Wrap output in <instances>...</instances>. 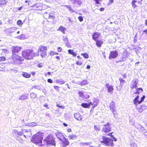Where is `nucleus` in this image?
<instances>
[{
    "label": "nucleus",
    "instance_id": "obj_27",
    "mask_svg": "<svg viewBox=\"0 0 147 147\" xmlns=\"http://www.w3.org/2000/svg\"><path fill=\"white\" fill-rule=\"evenodd\" d=\"M127 58L126 55L124 54H123L121 57L120 60L119 61H117V63L119 62L124 61L126 60Z\"/></svg>",
    "mask_w": 147,
    "mask_h": 147
},
{
    "label": "nucleus",
    "instance_id": "obj_39",
    "mask_svg": "<svg viewBox=\"0 0 147 147\" xmlns=\"http://www.w3.org/2000/svg\"><path fill=\"white\" fill-rule=\"evenodd\" d=\"M2 50L3 51L2 53V54H6L9 53V52L8 50L7 49H2Z\"/></svg>",
    "mask_w": 147,
    "mask_h": 147
},
{
    "label": "nucleus",
    "instance_id": "obj_46",
    "mask_svg": "<svg viewBox=\"0 0 147 147\" xmlns=\"http://www.w3.org/2000/svg\"><path fill=\"white\" fill-rule=\"evenodd\" d=\"M129 147H137V145L136 143H131Z\"/></svg>",
    "mask_w": 147,
    "mask_h": 147
},
{
    "label": "nucleus",
    "instance_id": "obj_12",
    "mask_svg": "<svg viewBox=\"0 0 147 147\" xmlns=\"http://www.w3.org/2000/svg\"><path fill=\"white\" fill-rule=\"evenodd\" d=\"M61 143V145L63 147H65V146L68 145L69 144V142L67 139L65 137L62 139V141Z\"/></svg>",
    "mask_w": 147,
    "mask_h": 147
},
{
    "label": "nucleus",
    "instance_id": "obj_61",
    "mask_svg": "<svg viewBox=\"0 0 147 147\" xmlns=\"http://www.w3.org/2000/svg\"><path fill=\"white\" fill-rule=\"evenodd\" d=\"M44 106L45 107H46L47 108L49 109L48 108H47V107H48V105L46 103L44 105Z\"/></svg>",
    "mask_w": 147,
    "mask_h": 147
},
{
    "label": "nucleus",
    "instance_id": "obj_63",
    "mask_svg": "<svg viewBox=\"0 0 147 147\" xmlns=\"http://www.w3.org/2000/svg\"><path fill=\"white\" fill-rule=\"evenodd\" d=\"M104 9L103 7H101L100 9V10L101 11H102L104 10Z\"/></svg>",
    "mask_w": 147,
    "mask_h": 147
},
{
    "label": "nucleus",
    "instance_id": "obj_60",
    "mask_svg": "<svg viewBox=\"0 0 147 147\" xmlns=\"http://www.w3.org/2000/svg\"><path fill=\"white\" fill-rule=\"evenodd\" d=\"M55 52L53 51H51L50 52V55H55Z\"/></svg>",
    "mask_w": 147,
    "mask_h": 147
},
{
    "label": "nucleus",
    "instance_id": "obj_10",
    "mask_svg": "<svg viewBox=\"0 0 147 147\" xmlns=\"http://www.w3.org/2000/svg\"><path fill=\"white\" fill-rule=\"evenodd\" d=\"M13 133L15 135L17 140H22L21 138H19L20 136H23V133L22 131H18L17 130L14 129L13 131Z\"/></svg>",
    "mask_w": 147,
    "mask_h": 147
},
{
    "label": "nucleus",
    "instance_id": "obj_64",
    "mask_svg": "<svg viewBox=\"0 0 147 147\" xmlns=\"http://www.w3.org/2000/svg\"><path fill=\"white\" fill-rule=\"evenodd\" d=\"M145 25L147 26V19L145 20Z\"/></svg>",
    "mask_w": 147,
    "mask_h": 147
},
{
    "label": "nucleus",
    "instance_id": "obj_57",
    "mask_svg": "<svg viewBox=\"0 0 147 147\" xmlns=\"http://www.w3.org/2000/svg\"><path fill=\"white\" fill-rule=\"evenodd\" d=\"M24 34H22L20 36V38L21 39H24Z\"/></svg>",
    "mask_w": 147,
    "mask_h": 147
},
{
    "label": "nucleus",
    "instance_id": "obj_30",
    "mask_svg": "<svg viewBox=\"0 0 147 147\" xmlns=\"http://www.w3.org/2000/svg\"><path fill=\"white\" fill-rule=\"evenodd\" d=\"M83 63V59H79L78 61H76V64L78 66H81Z\"/></svg>",
    "mask_w": 147,
    "mask_h": 147
},
{
    "label": "nucleus",
    "instance_id": "obj_26",
    "mask_svg": "<svg viewBox=\"0 0 147 147\" xmlns=\"http://www.w3.org/2000/svg\"><path fill=\"white\" fill-rule=\"evenodd\" d=\"M66 30V28L62 26H60L59 28L57 29V31H60L62 32L63 34H65V30Z\"/></svg>",
    "mask_w": 147,
    "mask_h": 147
},
{
    "label": "nucleus",
    "instance_id": "obj_11",
    "mask_svg": "<svg viewBox=\"0 0 147 147\" xmlns=\"http://www.w3.org/2000/svg\"><path fill=\"white\" fill-rule=\"evenodd\" d=\"M79 96L81 98L87 99L89 97V95H88L87 92L84 93L81 91H79L78 93Z\"/></svg>",
    "mask_w": 147,
    "mask_h": 147
},
{
    "label": "nucleus",
    "instance_id": "obj_28",
    "mask_svg": "<svg viewBox=\"0 0 147 147\" xmlns=\"http://www.w3.org/2000/svg\"><path fill=\"white\" fill-rule=\"evenodd\" d=\"M139 98V96L138 95L135 98L133 102L135 105H137L138 104H140L139 103V101H138V100Z\"/></svg>",
    "mask_w": 147,
    "mask_h": 147
},
{
    "label": "nucleus",
    "instance_id": "obj_55",
    "mask_svg": "<svg viewBox=\"0 0 147 147\" xmlns=\"http://www.w3.org/2000/svg\"><path fill=\"white\" fill-rule=\"evenodd\" d=\"M37 66L38 67H41L43 66V64L42 63H39L37 65Z\"/></svg>",
    "mask_w": 147,
    "mask_h": 147
},
{
    "label": "nucleus",
    "instance_id": "obj_45",
    "mask_svg": "<svg viewBox=\"0 0 147 147\" xmlns=\"http://www.w3.org/2000/svg\"><path fill=\"white\" fill-rule=\"evenodd\" d=\"M63 40L65 43L68 42V38L66 36H63Z\"/></svg>",
    "mask_w": 147,
    "mask_h": 147
},
{
    "label": "nucleus",
    "instance_id": "obj_58",
    "mask_svg": "<svg viewBox=\"0 0 147 147\" xmlns=\"http://www.w3.org/2000/svg\"><path fill=\"white\" fill-rule=\"evenodd\" d=\"M144 33L146 35H147V29L143 31L142 34H143Z\"/></svg>",
    "mask_w": 147,
    "mask_h": 147
},
{
    "label": "nucleus",
    "instance_id": "obj_16",
    "mask_svg": "<svg viewBox=\"0 0 147 147\" xmlns=\"http://www.w3.org/2000/svg\"><path fill=\"white\" fill-rule=\"evenodd\" d=\"M109 108L111 111L114 113L115 111V104L114 102L112 101L110 104Z\"/></svg>",
    "mask_w": 147,
    "mask_h": 147
},
{
    "label": "nucleus",
    "instance_id": "obj_20",
    "mask_svg": "<svg viewBox=\"0 0 147 147\" xmlns=\"http://www.w3.org/2000/svg\"><path fill=\"white\" fill-rule=\"evenodd\" d=\"M146 109V107L144 105H141L139 108H137L138 111L140 113H141L144 111Z\"/></svg>",
    "mask_w": 147,
    "mask_h": 147
},
{
    "label": "nucleus",
    "instance_id": "obj_14",
    "mask_svg": "<svg viewBox=\"0 0 147 147\" xmlns=\"http://www.w3.org/2000/svg\"><path fill=\"white\" fill-rule=\"evenodd\" d=\"M105 86L107 88V91L108 92L112 93L113 90V88L112 86H109V83H107L105 84Z\"/></svg>",
    "mask_w": 147,
    "mask_h": 147
},
{
    "label": "nucleus",
    "instance_id": "obj_25",
    "mask_svg": "<svg viewBox=\"0 0 147 147\" xmlns=\"http://www.w3.org/2000/svg\"><path fill=\"white\" fill-rule=\"evenodd\" d=\"M19 99L20 100L27 99H28V94H23L19 97Z\"/></svg>",
    "mask_w": 147,
    "mask_h": 147
},
{
    "label": "nucleus",
    "instance_id": "obj_29",
    "mask_svg": "<svg viewBox=\"0 0 147 147\" xmlns=\"http://www.w3.org/2000/svg\"><path fill=\"white\" fill-rule=\"evenodd\" d=\"M22 76L26 78H28L30 77L31 74L26 72H23L22 73Z\"/></svg>",
    "mask_w": 147,
    "mask_h": 147
},
{
    "label": "nucleus",
    "instance_id": "obj_53",
    "mask_svg": "<svg viewBox=\"0 0 147 147\" xmlns=\"http://www.w3.org/2000/svg\"><path fill=\"white\" fill-rule=\"evenodd\" d=\"M66 46L67 47H68L70 48L71 47V46L70 44V43L68 42H67L65 43Z\"/></svg>",
    "mask_w": 147,
    "mask_h": 147
},
{
    "label": "nucleus",
    "instance_id": "obj_50",
    "mask_svg": "<svg viewBox=\"0 0 147 147\" xmlns=\"http://www.w3.org/2000/svg\"><path fill=\"white\" fill-rule=\"evenodd\" d=\"M78 19L80 22H82L83 21V18L82 16H79L78 17Z\"/></svg>",
    "mask_w": 147,
    "mask_h": 147
},
{
    "label": "nucleus",
    "instance_id": "obj_1",
    "mask_svg": "<svg viewBox=\"0 0 147 147\" xmlns=\"http://www.w3.org/2000/svg\"><path fill=\"white\" fill-rule=\"evenodd\" d=\"M22 49L21 47L18 46H13L11 47V58L15 64H20L21 63V62L23 60L21 57L16 54L21 51Z\"/></svg>",
    "mask_w": 147,
    "mask_h": 147
},
{
    "label": "nucleus",
    "instance_id": "obj_9",
    "mask_svg": "<svg viewBox=\"0 0 147 147\" xmlns=\"http://www.w3.org/2000/svg\"><path fill=\"white\" fill-rule=\"evenodd\" d=\"M111 130L110 125L109 123L103 125L102 130L105 133L110 131Z\"/></svg>",
    "mask_w": 147,
    "mask_h": 147
},
{
    "label": "nucleus",
    "instance_id": "obj_49",
    "mask_svg": "<svg viewBox=\"0 0 147 147\" xmlns=\"http://www.w3.org/2000/svg\"><path fill=\"white\" fill-rule=\"evenodd\" d=\"M94 127V129L96 130L97 131H99V130L100 127L99 126H98V125H95Z\"/></svg>",
    "mask_w": 147,
    "mask_h": 147
},
{
    "label": "nucleus",
    "instance_id": "obj_32",
    "mask_svg": "<svg viewBox=\"0 0 147 147\" xmlns=\"http://www.w3.org/2000/svg\"><path fill=\"white\" fill-rule=\"evenodd\" d=\"M81 106L84 108H89V105L88 104V103H82L81 104Z\"/></svg>",
    "mask_w": 147,
    "mask_h": 147
},
{
    "label": "nucleus",
    "instance_id": "obj_8",
    "mask_svg": "<svg viewBox=\"0 0 147 147\" xmlns=\"http://www.w3.org/2000/svg\"><path fill=\"white\" fill-rule=\"evenodd\" d=\"M118 55V52L117 51H111L110 53L108 58L109 59H115L117 57Z\"/></svg>",
    "mask_w": 147,
    "mask_h": 147
},
{
    "label": "nucleus",
    "instance_id": "obj_36",
    "mask_svg": "<svg viewBox=\"0 0 147 147\" xmlns=\"http://www.w3.org/2000/svg\"><path fill=\"white\" fill-rule=\"evenodd\" d=\"M140 91L141 92L143 91V89L142 88H140L136 89V91L134 93L136 94H139L140 92L139 91Z\"/></svg>",
    "mask_w": 147,
    "mask_h": 147
},
{
    "label": "nucleus",
    "instance_id": "obj_15",
    "mask_svg": "<svg viewBox=\"0 0 147 147\" xmlns=\"http://www.w3.org/2000/svg\"><path fill=\"white\" fill-rule=\"evenodd\" d=\"M98 102L96 100H94L93 102H90L88 103L89 105V107H90V105H92L91 110H93L95 107L97 106L98 105Z\"/></svg>",
    "mask_w": 147,
    "mask_h": 147
},
{
    "label": "nucleus",
    "instance_id": "obj_47",
    "mask_svg": "<svg viewBox=\"0 0 147 147\" xmlns=\"http://www.w3.org/2000/svg\"><path fill=\"white\" fill-rule=\"evenodd\" d=\"M145 98V96L143 95L142 97L141 98V100L139 101V103H141L144 99Z\"/></svg>",
    "mask_w": 147,
    "mask_h": 147
},
{
    "label": "nucleus",
    "instance_id": "obj_6",
    "mask_svg": "<svg viewBox=\"0 0 147 147\" xmlns=\"http://www.w3.org/2000/svg\"><path fill=\"white\" fill-rule=\"evenodd\" d=\"M103 140L100 141L101 143L104 144L106 146L113 147L114 146L113 140L109 137H102Z\"/></svg>",
    "mask_w": 147,
    "mask_h": 147
},
{
    "label": "nucleus",
    "instance_id": "obj_43",
    "mask_svg": "<svg viewBox=\"0 0 147 147\" xmlns=\"http://www.w3.org/2000/svg\"><path fill=\"white\" fill-rule=\"evenodd\" d=\"M119 80L121 84L123 85L125 82V81L121 78H119Z\"/></svg>",
    "mask_w": 147,
    "mask_h": 147
},
{
    "label": "nucleus",
    "instance_id": "obj_59",
    "mask_svg": "<svg viewBox=\"0 0 147 147\" xmlns=\"http://www.w3.org/2000/svg\"><path fill=\"white\" fill-rule=\"evenodd\" d=\"M47 82L50 83H53L52 80L51 79H48L47 80Z\"/></svg>",
    "mask_w": 147,
    "mask_h": 147
},
{
    "label": "nucleus",
    "instance_id": "obj_2",
    "mask_svg": "<svg viewBox=\"0 0 147 147\" xmlns=\"http://www.w3.org/2000/svg\"><path fill=\"white\" fill-rule=\"evenodd\" d=\"M43 136V133L40 132H37L33 136L31 141L33 143L36 144H41Z\"/></svg>",
    "mask_w": 147,
    "mask_h": 147
},
{
    "label": "nucleus",
    "instance_id": "obj_33",
    "mask_svg": "<svg viewBox=\"0 0 147 147\" xmlns=\"http://www.w3.org/2000/svg\"><path fill=\"white\" fill-rule=\"evenodd\" d=\"M65 6L69 10L71 13H74L75 12V11L74 10V9H73L70 6L66 5Z\"/></svg>",
    "mask_w": 147,
    "mask_h": 147
},
{
    "label": "nucleus",
    "instance_id": "obj_21",
    "mask_svg": "<svg viewBox=\"0 0 147 147\" xmlns=\"http://www.w3.org/2000/svg\"><path fill=\"white\" fill-rule=\"evenodd\" d=\"M94 41H96V45L98 47H100L103 43V42L102 40H98L97 39Z\"/></svg>",
    "mask_w": 147,
    "mask_h": 147
},
{
    "label": "nucleus",
    "instance_id": "obj_24",
    "mask_svg": "<svg viewBox=\"0 0 147 147\" xmlns=\"http://www.w3.org/2000/svg\"><path fill=\"white\" fill-rule=\"evenodd\" d=\"M68 53L72 55L74 57H76V56L77 53L75 52L72 49H69L68 50Z\"/></svg>",
    "mask_w": 147,
    "mask_h": 147
},
{
    "label": "nucleus",
    "instance_id": "obj_34",
    "mask_svg": "<svg viewBox=\"0 0 147 147\" xmlns=\"http://www.w3.org/2000/svg\"><path fill=\"white\" fill-rule=\"evenodd\" d=\"M37 124L36 123L34 122H32L28 124V126L29 127H34L37 125Z\"/></svg>",
    "mask_w": 147,
    "mask_h": 147
},
{
    "label": "nucleus",
    "instance_id": "obj_38",
    "mask_svg": "<svg viewBox=\"0 0 147 147\" xmlns=\"http://www.w3.org/2000/svg\"><path fill=\"white\" fill-rule=\"evenodd\" d=\"M36 97V95L34 93L32 92L30 94V97L32 99L35 98Z\"/></svg>",
    "mask_w": 147,
    "mask_h": 147
},
{
    "label": "nucleus",
    "instance_id": "obj_48",
    "mask_svg": "<svg viewBox=\"0 0 147 147\" xmlns=\"http://www.w3.org/2000/svg\"><path fill=\"white\" fill-rule=\"evenodd\" d=\"M6 60V58L3 56H1L0 57V61H5Z\"/></svg>",
    "mask_w": 147,
    "mask_h": 147
},
{
    "label": "nucleus",
    "instance_id": "obj_54",
    "mask_svg": "<svg viewBox=\"0 0 147 147\" xmlns=\"http://www.w3.org/2000/svg\"><path fill=\"white\" fill-rule=\"evenodd\" d=\"M113 133V132L109 133L108 134H107V135L108 136H110L112 138H113V136L112 135V134Z\"/></svg>",
    "mask_w": 147,
    "mask_h": 147
},
{
    "label": "nucleus",
    "instance_id": "obj_22",
    "mask_svg": "<svg viewBox=\"0 0 147 147\" xmlns=\"http://www.w3.org/2000/svg\"><path fill=\"white\" fill-rule=\"evenodd\" d=\"M73 4H76L79 6L81 5L82 4V2L81 0H70Z\"/></svg>",
    "mask_w": 147,
    "mask_h": 147
},
{
    "label": "nucleus",
    "instance_id": "obj_41",
    "mask_svg": "<svg viewBox=\"0 0 147 147\" xmlns=\"http://www.w3.org/2000/svg\"><path fill=\"white\" fill-rule=\"evenodd\" d=\"M56 82L58 83L59 84H62L65 83V82L63 80H56Z\"/></svg>",
    "mask_w": 147,
    "mask_h": 147
},
{
    "label": "nucleus",
    "instance_id": "obj_31",
    "mask_svg": "<svg viewBox=\"0 0 147 147\" xmlns=\"http://www.w3.org/2000/svg\"><path fill=\"white\" fill-rule=\"evenodd\" d=\"M137 1L136 0H133L131 2L132 6L134 8H135L138 7L136 4Z\"/></svg>",
    "mask_w": 147,
    "mask_h": 147
},
{
    "label": "nucleus",
    "instance_id": "obj_18",
    "mask_svg": "<svg viewBox=\"0 0 147 147\" xmlns=\"http://www.w3.org/2000/svg\"><path fill=\"white\" fill-rule=\"evenodd\" d=\"M137 83L138 82L136 80H132L131 84V88L133 89L136 88L137 87Z\"/></svg>",
    "mask_w": 147,
    "mask_h": 147
},
{
    "label": "nucleus",
    "instance_id": "obj_51",
    "mask_svg": "<svg viewBox=\"0 0 147 147\" xmlns=\"http://www.w3.org/2000/svg\"><path fill=\"white\" fill-rule=\"evenodd\" d=\"M56 106L60 108L61 109H63L64 108V106L61 105L60 106V105L59 104H57L56 105Z\"/></svg>",
    "mask_w": 147,
    "mask_h": 147
},
{
    "label": "nucleus",
    "instance_id": "obj_52",
    "mask_svg": "<svg viewBox=\"0 0 147 147\" xmlns=\"http://www.w3.org/2000/svg\"><path fill=\"white\" fill-rule=\"evenodd\" d=\"M54 88L56 90H57V91H59V87L58 86H54Z\"/></svg>",
    "mask_w": 147,
    "mask_h": 147
},
{
    "label": "nucleus",
    "instance_id": "obj_62",
    "mask_svg": "<svg viewBox=\"0 0 147 147\" xmlns=\"http://www.w3.org/2000/svg\"><path fill=\"white\" fill-rule=\"evenodd\" d=\"M71 128H68L67 130V131L68 132H71Z\"/></svg>",
    "mask_w": 147,
    "mask_h": 147
},
{
    "label": "nucleus",
    "instance_id": "obj_56",
    "mask_svg": "<svg viewBox=\"0 0 147 147\" xmlns=\"http://www.w3.org/2000/svg\"><path fill=\"white\" fill-rule=\"evenodd\" d=\"M57 51L59 52H60L62 50V48L60 47H59L57 48Z\"/></svg>",
    "mask_w": 147,
    "mask_h": 147
},
{
    "label": "nucleus",
    "instance_id": "obj_13",
    "mask_svg": "<svg viewBox=\"0 0 147 147\" xmlns=\"http://www.w3.org/2000/svg\"><path fill=\"white\" fill-rule=\"evenodd\" d=\"M101 35V33L98 32H95L93 33L92 36V39L94 40L98 39Z\"/></svg>",
    "mask_w": 147,
    "mask_h": 147
},
{
    "label": "nucleus",
    "instance_id": "obj_37",
    "mask_svg": "<svg viewBox=\"0 0 147 147\" xmlns=\"http://www.w3.org/2000/svg\"><path fill=\"white\" fill-rule=\"evenodd\" d=\"M81 55L83 56V57L85 59H87L89 57V55L87 53H81Z\"/></svg>",
    "mask_w": 147,
    "mask_h": 147
},
{
    "label": "nucleus",
    "instance_id": "obj_3",
    "mask_svg": "<svg viewBox=\"0 0 147 147\" xmlns=\"http://www.w3.org/2000/svg\"><path fill=\"white\" fill-rule=\"evenodd\" d=\"M22 54V57L27 60L32 59L34 55V51L30 49L24 50Z\"/></svg>",
    "mask_w": 147,
    "mask_h": 147
},
{
    "label": "nucleus",
    "instance_id": "obj_35",
    "mask_svg": "<svg viewBox=\"0 0 147 147\" xmlns=\"http://www.w3.org/2000/svg\"><path fill=\"white\" fill-rule=\"evenodd\" d=\"M23 24L21 20H18L17 22V24L20 27H22Z\"/></svg>",
    "mask_w": 147,
    "mask_h": 147
},
{
    "label": "nucleus",
    "instance_id": "obj_17",
    "mask_svg": "<svg viewBox=\"0 0 147 147\" xmlns=\"http://www.w3.org/2000/svg\"><path fill=\"white\" fill-rule=\"evenodd\" d=\"M56 135L57 138L61 141H62V139L65 138L62 133L59 131L56 132Z\"/></svg>",
    "mask_w": 147,
    "mask_h": 147
},
{
    "label": "nucleus",
    "instance_id": "obj_23",
    "mask_svg": "<svg viewBox=\"0 0 147 147\" xmlns=\"http://www.w3.org/2000/svg\"><path fill=\"white\" fill-rule=\"evenodd\" d=\"M74 118L78 120L81 121L82 119V117L79 113L74 114Z\"/></svg>",
    "mask_w": 147,
    "mask_h": 147
},
{
    "label": "nucleus",
    "instance_id": "obj_4",
    "mask_svg": "<svg viewBox=\"0 0 147 147\" xmlns=\"http://www.w3.org/2000/svg\"><path fill=\"white\" fill-rule=\"evenodd\" d=\"M55 138L53 134H50L48 135L44 141L46 142L47 145H51L55 146Z\"/></svg>",
    "mask_w": 147,
    "mask_h": 147
},
{
    "label": "nucleus",
    "instance_id": "obj_7",
    "mask_svg": "<svg viewBox=\"0 0 147 147\" xmlns=\"http://www.w3.org/2000/svg\"><path fill=\"white\" fill-rule=\"evenodd\" d=\"M48 22L54 23L55 21V17L54 12H52L49 14V16L46 18Z\"/></svg>",
    "mask_w": 147,
    "mask_h": 147
},
{
    "label": "nucleus",
    "instance_id": "obj_19",
    "mask_svg": "<svg viewBox=\"0 0 147 147\" xmlns=\"http://www.w3.org/2000/svg\"><path fill=\"white\" fill-rule=\"evenodd\" d=\"M42 5L40 4H36L33 6V7H34V9L35 10H41L42 9Z\"/></svg>",
    "mask_w": 147,
    "mask_h": 147
},
{
    "label": "nucleus",
    "instance_id": "obj_42",
    "mask_svg": "<svg viewBox=\"0 0 147 147\" xmlns=\"http://www.w3.org/2000/svg\"><path fill=\"white\" fill-rule=\"evenodd\" d=\"M102 0H93L95 1V3L97 5V6L98 7V5H100L101 3H100V1H102Z\"/></svg>",
    "mask_w": 147,
    "mask_h": 147
},
{
    "label": "nucleus",
    "instance_id": "obj_5",
    "mask_svg": "<svg viewBox=\"0 0 147 147\" xmlns=\"http://www.w3.org/2000/svg\"><path fill=\"white\" fill-rule=\"evenodd\" d=\"M47 47L43 45H40L38 49V53L40 54V56L43 58L46 57L47 55Z\"/></svg>",
    "mask_w": 147,
    "mask_h": 147
},
{
    "label": "nucleus",
    "instance_id": "obj_40",
    "mask_svg": "<svg viewBox=\"0 0 147 147\" xmlns=\"http://www.w3.org/2000/svg\"><path fill=\"white\" fill-rule=\"evenodd\" d=\"M76 137V136L74 134H72L69 136V138L70 140H73Z\"/></svg>",
    "mask_w": 147,
    "mask_h": 147
},
{
    "label": "nucleus",
    "instance_id": "obj_44",
    "mask_svg": "<svg viewBox=\"0 0 147 147\" xmlns=\"http://www.w3.org/2000/svg\"><path fill=\"white\" fill-rule=\"evenodd\" d=\"M16 29L15 27H11L9 29L10 33L13 32Z\"/></svg>",
    "mask_w": 147,
    "mask_h": 147
}]
</instances>
